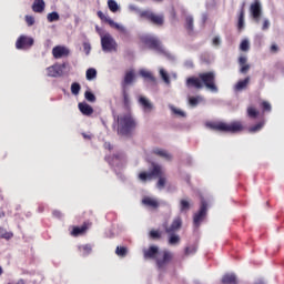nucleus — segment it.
<instances>
[{"label": "nucleus", "mask_w": 284, "mask_h": 284, "mask_svg": "<svg viewBox=\"0 0 284 284\" xmlns=\"http://www.w3.org/2000/svg\"><path fill=\"white\" fill-rule=\"evenodd\" d=\"M223 284H239V280L236 278V275L233 273H227L222 277Z\"/></svg>", "instance_id": "21"}, {"label": "nucleus", "mask_w": 284, "mask_h": 284, "mask_svg": "<svg viewBox=\"0 0 284 284\" xmlns=\"http://www.w3.org/2000/svg\"><path fill=\"white\" fill-rule=\"evenodd\" d=\"M47 19H48L49 23H54V21H59V19H60L59 12L53 11L51 13H48Z\"/></svg>", "instance_id": "32"}, {"label": "nucleus", "mask_w": 284, "mask_h": 284, "mask_svg": "<svg viewBox=\"0 0 284 284\" xmlns=\"http://www.w3.org/2000/svg\"><path fill=\"white\" fill-rule=\"evenodd\" d=\"M84 99L87 101H89V103H94V101H97V95H94V93H92V91H85Z\"/></svg>", "instance_id": "33"}, {"label": "nucleus", "mask_w": 284, "mask_h": 284, "mask_svg": "<svg viewBox=\"0 0 284 284\" xmlns=\"http://www.w3.org/2000/svg\"><path fill=\"white\" fill-rule=\"evenodd\" d=\"M52 55L55 59H63V57L70 55V49L63 45H57L52 49Z\"/></svg>", "instance_id": "14"}, {"label": "nucleus", "mask_w": 284, "mask_h": 284, "mask_svg": "<svg viewBox=\"0 0 284 284\" xmlns=\"http://www.w3.org/2000/svg\"><path fill=\"white\" fill-rule=\"evenodd\" d=\"M263 125H265V122H260L256 125L251 126L248 129V132H251V133L258 132V131L263 130Z\"/></svg>", "instance_id": "40"}, {"label": "nucleus", "mask_w": 284, "mask_h": 284, "mask_svg": "<svg viewBox=\"0 0 284 284\" xmlns=\"http://www.w3.org/2000/svg\"><path fill=\"white\" fill-rule=\"evenodd\" d=\"M104 148H106L108 150H112V144L105 142V143H104Z\"/></svg>", "instance_id": "55"}, {"label": "nucleus", "mask_w": 284, "mask_h": 284, "mask_svg": "<svg viewBox=\"0 0 284 284\" xmlns=\"http://www.w3.org/2000/svg\"><path fill=\"white\" fill-rule=\"evenodd\" d=\"M98 17L101 19V21H105V23L112 21V18H110V16H105L102 11H98Z\"/></svg>", "instance_id": "46"}, {"label": "nucleus", "mask_w": 284, "mask_h": 284, "mask_svg": "<svg viewBox=\"0 0 284 284\" xmlns=\"http://www.w3.org/2000/svg\"><path fill=\"white\" fill-rule=\"evenodd\" d=\"M139 74L142 77V79H148L152 83H156V78H154V75L149 70L141 69Z\"/></svg>", "instance_id": "23"}, {"label": "nucleus", "mask_w": 284, "mask_h": 284, "mask_svg": "<svg viewBox=\"0 0 284 284\" xmlns=\"http://www.w3.org/2000/svg\"><path fill=\"white\" fill-rule=\"evenodd\" d=\"M95 30H97V32H99V34H103V33L101 32V29H99V27H95Z\"/></svg>", "instance_id": "57"}, {"label": "nucleus", "mask_w": 284, "mask_h": 284, "mask_svg": "<svg viewBox=\"0 0 284 284\" xmlns=\"http://www.w3.org/2000/svg\"><path fill=\"white\" fill-rule=\"evenodd\" d=\"M32 45H34V39L26 36H20L16 42L17 50H28V48H32Z\"/></svg>", "instance_id": "12"}, {"label": "nucleus", "mask_w": 284, "mask_h": 284, "mask_svg": "<svg viewBox=\"0 0 284 284\" xmlns=\"http://www.w3.org/2000/svg\"><path fill=\"white\" fill-rule=\"evenodd\" d=\"M0 236H1V239H6L7 241H10V239H12V236H14V234H12V232H8L3 229H0Z\"/></svg>", "instance_id": "38"}, {"label": "nucleus", "mask_w": 284, "mask_h": 284, "mask_svg": "<svg viewBox=\"0 0 284 284\" xmlns=\"http://www.w3.org/2000/svg\"><path fill=\"white\" fill-rule=\"evenodd\" d=\"M216 74L214 72L200 73L197 78H189L186 80L187 88H196L201 90L206 88L210 92H219V87H216Z\"/></svg>", "instance_id": "1"}, {"label": "nucleus", "mask_w": 284, "mask_h": 284, "mask_svg": "<svg viewBox=\"0 0 284 284\" xmlns=\"http://www.w3.org/2000/svg\"><path fill=\"white\" fill-rule=\"evenodd\" d=\"M186 30H189V32H192L194 30V18H192L191 16L186 17Z\"/></svg>", "instance_id": "34"}, {"label": "nucleus", "mask_w": 284, "mask_h": 284, "mask_svg": "<svg viewBox=\"0 0 284 284\" xmlns=\"http://www.w3.org/2000/svg\"><path fill=\"white\" fill-rule=\"evenodd\" d=\"M262 108H263V110H266V112H272V104H270V102H267V101H264L262 103Z\"/></svg>", "instance_id": "49"}, {"label": "nucleus", "mask_w": 284, "mask_h": 284, "mask_svg": "<svg viewBox=\"0 0 284 284\" xmlns=\"http://www.w3.org/2000/svg\"><path fill=\"white\" fill-rule=\"evenodd\" d=\"M101 47L103 52H116L119 44L110 33H100Z\"/></svg>", "instance_id": "7"}, {"label": "nucleus", "mask_w": 284, "mask_h": 284, "mask_svg": "<svg viewBox=\"0 0 284 284\" xmlns=\"http://www.w3.org/2000/svg\"><path fill=\"white\" fill-rule=\"evenodd\" d=\"M78 108L80 112H82L85 116H90L91 114L94 113V109H92V106L85 102H80L78 104Z\"/></svg>", "instance_id": "18"}, {"label": "nucleus", "mask_w": 284, "mask_h": 284, "mask_svg": "<svg viewBox=\"0 0 284 284\" xmlns=\"http://www.w3.org/2000/svg\"><path fill=\"white\" fill-rule=\"evenodd\" d=\"M237 28L239 30H243V28H245V11L243 9L240 12Z\"/></svg>", "instance_id": "28"}, {"label": "nucleus", "mask_w": 284, "mask_h": 284, "mask_svg": "<svg viewBox=\"0 0 284 284\" xmlns=\"http://www.w3.org/2000/svg\"><path fill=\"white\" fill-rule=\"evenodd\" d=\"M136 130V120L130 113L118 116V134L130 136Z\"/></svg>", "instance_id": "3"}, {"label": "nucleus", "mask_w": 284, "mask_h": 284, "mask_svg": "<svg viewBox=\"0 0 284 284\" xmlns=\"http://www.w3.org/2000/svg\"><path fill=\"white\" fill-rule=\"evenodd\" d=\"M114 159H115V161H119V159H121V156L115 155Z\"/></svg>", "instance_id": "60"}, {"label": "nucleus", "mask_w": 284, "mask_h": 284, "mask_svg": "<svg viewBox=\"0 0 284 284\" xmlns=\"http://www.w3.org/2000/svg\"><path fill=\"white\" fill-rule=\"evenodd\" d=\"M141 41L142 43L148 45L150 50H154L155 52H158V54H165V48H163V44H161V41L159 40V38L150 34H145L141 37Z\"/></svg>", "instance_id": "5"}, {"label": "nucleus", "mask_w": 284, "mask_h": 284, "mask_svg": "<svg viewBox=\"0 0 284 284\" xmlns=\"http://www.w3.org/2000/svg\"><path fill=\"white\" fill-rule=\"evenodd\" d=\"M24 19H26V23H27L29 27L34 26V17H32V16H26Z\"/></svg>", "instance_id": "47"}, {"label": "nucleus", "mask_w": 284, "mask_h": 284, "mask_svg": "<svg viewBox=\"0 0 284 284\" xmlns=\"http://www.w3.org/2000/svg\"><path fill=\"white\" fill-rule=\"evenodd\" d=\"M144 258L148 261L154 258L159 270H163L170 261H172V252L170 251H159V246H150L149 248L143 250Z\"/></svg>", "instance_id": "2"}, {"label": "nucleus", "mask_w": 284, "mask_h": 284, "mask_svg": "<svg viewBox=\"0 0 284 284\" xmlns=\"http://www.w3.org/2000/svg\"><path fill=\"white\" fill-rule=\"evenodd\" d=\"M250 12L255 20L256 23H258L261 19V14L263 13V7L261 4V0H255L251 7H250Z\"/></svg>", "instance_id": "13"}, {"label": "nucleus", "mask_w": 284, "mask_h": 284, "mask_svg": "<svg viewBox=\"0 0 284 284\" xmlns=\"http://www.w3.org/2000/svg\"><path fill=\"white\" fill-rule=\"evenodd\" d=\"M255 284H265L263 280H258Z\"/></svg>", "instance_id": "56"}, {"label": "nucleus", "mask_w": 284, "mask_h": 284, "mask_svg": "<svg viewBox=\"0 0 284 284\" xmlns=\"http://www.w3.org/2000/svg\"><path fill=\"white\" fill-rule=\"evenodd\" d=\"M202 101L203 97L201 95L189 98V104L191 105V108H196V105H199Z\"/></svg>", "instance_id": "27"}, {"label": "nucleus", "mask_w": 284, "mask_h": 284, "mask_svg": "<svg viewBox=\"0 0 284 284\" xmlns=\"http://www.w3.org/2000/svg\"><path fill=\"white\" fill-rule=\"evenodd\" d=\"M160 77L166 83V85H170V75L164 69H160Z\"/></svg>", "instance_id": "36"}, {"label": "nucleus", "mask_w": 284, "mask_h": 284, "mask_svg": "<svg viewBox=\"0 0 284 284\" xmlns=\"http://www.w3.org/2000/svg\"><path fill=\"white\" fill-rule=\"evenodd\" d=\"M85 77L87 81H94V79H97V69H88Z\"/></svg>", "instance_id": "29"}, {"label": "nucleus", "mask_w": 284, "mask_h": 284, "mask_svg": "<svg viewBox=\"0 0 284 284\" xmlns=\"http://www.w3.org/2000/svg\"><path fill=\"white\" fill-rule=\"evenodd\" d=\"M150 236L151 239H161V232L152 230Z\"/></svg>", "instance_id": "51"}, {"label": "nucleus", "mask_w": 284, "mask_h": 284, "mask_svg": "<svg viewBox=\"0 0 284 284\" xmlns=\"http://www.w3.org/2000/svg\"><path fill=\"white\" fill-rule=\"evenodd\" d=\"M278 51V45L272 44L271 45V52H277Z\"/></svg>", "instance_id": "53"}, {"label": "nucleus", "mask_w": 284, "mask_h": 284, "mask_svg": "<svg viewBox=\"0 0 284 284\" xmlns=\"http://www.w3.org/2000/svg\"><path fill=\"white\" fill-rule=\"evenodd\" d=\"M53 216H57V219H59L61 216V212L59 211H53Z\"/></svg>", "instance_id": "54"}, {"label": "nucleus", "mask_w": 284, "mask_h": 284, "mask_svg": "<svg viewBox=\"0 0 284 284\" xmlns=\"http://www.w3.org/2000/svg\"><path fill=\"white\" fill-rule=\"evenodd\" d=\"M207 126L212 130H219L220 132L236 133L243 130V124H241V122H232L231 124L224 122H220L217 124L207 123Z\"/></svg>", "instance_id": "6"}, {"label": "nucleus", "mask_w": 284, "mask_h": 284, "mask_svg": "<svg viewBox=\"0 0 284 284\" xmlns=\"http://www.w3.org/2000/svg\"><path fill=\"white\" fill-rule=\"evenodd\" d=\"M116 256H121L122 258L128 256V247L125 246H118L115 250Z\"/></svg>", "instance_id": "31"}, {"label": "nucleus", "mask_w": 284, "mask_h": 284, "mask_svg": "<svg viewBox=\"0 0 284 284\" xmlns=\"http://www.w3.org/2000/svg\"><path fill=\"white\" fill-rule=\"evenodd\" d=\"M79 250L83 251V256H88V254H90V252H92V246L90 244H85L83 246H80Z\"/></svg>", "instance_id": "43"}, {"label": "nucleus", "mask_w": 284, "mask_h": 284, "mask_svg": "<svg viewBox=\"0 0 284 284\" xmlns=\"http://www.w3.org/2000/svg\"><path fill=\"white\" fill-rule=\"evenodd\" d=\"M81 92V84H79V82H73L71 84V93L74 97H79V93Z\"/></svg>", "instance_id": "30"}, {"label": "nucleus", "mask_w": 284, "mask_h": 284, "mask_svg": "<svg viewBox=\"0 0 284 284\" xmlns=\"http://www.w3.org/2000/svg\"><path fill=\"white\" fill-rule=\"evenodd\" d=\"M88 227L81 226V227H74L73 231L71 232L72 236H79V234H83Z\"/></svg>", "instance_id": "41"}, {"label": "nucleus", "mask_w": 284, "mask_h": 284, "mask_svg": "<svg viewBox=\"0 0 284 284\" xmlns=\"http://www.w3.org/2000/svg\"><path fill=\"white\" fill-rule=\"evenodd\" d=\"M65 68H68V63H62V64H53L49 68H47V74L48 77H52L54 79L59 78V77H63V70H65Z\"/></svg>", "instance_id": "10"}, {"label": "nucleus", "mask_w": 284, "mask_h": 284, "mask_svg": "<svg viewBox=\"0 0 284 284\" xmlns=\"http://www.w3.org/2000/svg\"><path fill=\"white\" fill-rule=\"evenodd\" d=\"M140 17H144L148 21L154 23V26H163L165 21V17L163 14H156L150 10L140 12Z\"/></svg>", "instance_id": "8"}, {"label": "nucleus", "mask_w": 284, "mask_h": 284, "mask_svg": "<svg viewBox=\"0 0 284 284\" xmlns=\"http://www.w3.org/2000/svg\"><path fill=\"white\" fill-rule=\"evenodd\" d=\"M3 216H6V213L0 212V219H3Z\"/></svg>", "instance_id": "59"}, {"label": "nucleus", "mask_w": 284, "mask_h": 284, "mask_svg": "<svg viewBox=\"0 0 284 284\" xmlns=\"http://www.w3.org/2000/svg\"><path fill=\"white\" fill-rule=\"evenodd\" d=\"M83 50H84L85 54H90V50H92V45H90L89 42H84Z\"/></svg>", "instance_id": "52"}, {"label": "nucleus", "mask_w": 284, "mask_h": 284, "mask_svg": "<svg viewBox=\"0 0 284 284\" xmlns=\"http://www.w3.org/2000/svg\"><path fill=\"white\" fill-rule=\"evenodd\" d=\"M108 6H109V10H111V12H118V10H119V3H116V1H114V0H109V1H108Z\"/></svg>", "instance_id": "39"}, {"label": "nucleus", "mask_w": 284, "mask_h": 284, "mask_svg": "<svg viewBox=\"0 0 284 284\" xmlns=\"http://www.w3.org/2000/svg\"><path fill=\"white\" fill-rule=\"evenodd\" d=\"M134 79H135V74H134V70H131L129 72H126L125 77H124V83L126 85H132V83H134Z\"/></svg>", "instance_id": "26"}, {"label": "nucleus", "mask_w": 284, "mask_h": 284, "mask_svg": "<svg viewBox=\"0 0 284 284\" xmlns=\"http://www.w3.org/2000/svg\"><path fill=\"white\" fill-rule=\"evenodd\" d=\"M129 8H130V10H136V7H134V6H129Z\"/></svg>", "instance_id": "58"}, {"label": "nucleus", "mask_w": 284, "mask_h": 284, "mask_svg": "<svg viewBox=\"0 0 284 284\" xmlns=\"http://www.w3.org/2000/svg\"><path fill=\"white\" fill-rule=\"evenodd\" d=\"M240 72L241 74H247L250 72V64H247V57L241 55L239 58Z\"/></svg>", "instance_id": "16"}, {"label": "nucleus", "mask_w": 284, "mask_h": 284, "mask_svg": "<svg viewBox=\"0 0 284 284\" xmlns=\"http://www.w3.org/2000/svg\"><path fill=\"white\" fill-rule=\"evenodd\" d=\"M207 214V202H205V199L201 197V207L197 213L194 214L193 216V223L196 227L201 225L203 219H205Z\"/></svg>", "instance_id": "9"}, {"label": "nucleus", "mask_w": 284, "mask_h": 284, "mask_svg": "<svg viewBox=\"0 0 284 284\" xmlns=\"http://www.w3.org/2000/svg\"><path fill=\"white\" fill-rule=\"evenodd\" d=\"M181 243V236L174 233H169V245H179Z\"/></svg>", "instance_id": "25"}, {"label": "nucleus", "mask_w": 284, "mask_h": 284, "mask_svg": "<svg viewBox=\"0 0 284 284\" xmlns=\"http://www.w3.org/2000/svg\"><path fill=\"white\" fill-rule=\"evenodd\" d=\"M138 103L142 111L144 112V114H150V112L154 110V103H152V101H150V99H148L146 97L139 95Z\"/></svg>", "instance_id": "11"}, {"label": "nucleus", "mask_w": 284, "mask_h": 284, "mask_svg": "<svg viewBox=\"0 0 284 284\" xmlns=\"http://www.w3.org/2000/svg\"><path fill=\"white\" fill-rule=\"evenodd\" d=\"M109 26L111 28H114L115 30H118V32H121L122 34L128 33V29H125V27L123 24H119V23L114 22V20H109Z\"/></svg>", "instance_id": "24"}, {"label": "nucleus", "mask_w": 284, "mask_h": 284, "mask_svg": "<svg viewBox=\"0 0 284 284\" xmlns=\"http://www.w3.org/2000/svg\"><path fill=\"white\" fill-rule=\"evenodd\" d=\"M190 210V201L181 200L180 201V212H187Z\"/></svg>", "instance_id": "35"}, {"label": "nucleus", "mask_w": 284, "mask_h": 284, "mask_svg": "<svg viewBox=\"0 0 284 284\" xmlns=\"http://www.w3.org/2000/svg\"><path fill=\"white\" fill-rule=\"evenodd\" d=\"M240 50H242V52H248L250 51V40L244 39L240 44Z\"/></svg>", "instance_id": "37"}, {"label": "nucleus", "mask_w": 284, "mask_h": 284, "mask_svg": "<svg viewBox=\"0 0 284 284\" xmlns=\"http://www.w3.org/2000/svg\"><path fill=\"white\" fill-rule=\"evenodd\" d=\"M162 175L163 169L161 168V165H153L152 172H142L139 174V179L140 181H142V183H145L146 181H152L153 176L160 178L158 181V189L163 190V187H165L166 180L165 178H162Z\"/></svg>", "instance_id": "4"}, {"label": "nucleus", "mask_w": 284, "mask_h": 284, "mask_svg": "<svg viewBox=\"0 0 284 284\" xmlns=\"http://www.w3.org/2000/svg\"><path fill=\"white\" fill-rule=\"evenodd\" d=\"M153 154L161 156V159H164L165 161H172V154L164 149H154Z\"/></svg>", "instance_id": "20"}, {"label": "nucleus", "mask_w": 284, "mask_h": 284, "mask_svg": "<svg viewBox=\"0 0 284 284\" xmlns=\"http://www.w3.org/2000/svg\"><path fill=\"white\" fill-rule=\"evenodd\" d=\"M181 225H183V220L181 217H175L170 226L165 227L166 234H174L181 230Z\"/></svg>", "instance_id": "15"}, {"label": "nucleus", "mask_w": 284, "mask_h": 284, "mask_svg": "<svg viewBox=\"0 0 284 284\" xmlns=\"http://www.w3.org/2000/svg\"><path fill=\"white\" fill-rule=\"evenodd\" d=\"M247 115L251 116V119H256V116H258V111H256V109L250 106L247 109Z\"/></svg>", "instance_id": "44"}, {"label": "nucleus", "mask_w": 284, "mask_h": 284, "mask_svg": "<svg viewBox=\"0 0 284 284\" xmlns=\"http://www.w3.org/2000/svg\"><path fill=\"white\" fill-rule=\"evenodd\" d=\"M247 85H250V77L245 78L244 80H240L235 84L234 90L236 92H241L242 90H245V88H247Z\"/></svg>", "instance_id": "22"}, {"label": "nucleus", "mask_w": 284, "mask_h": 284, "mask_svg": "<svg viewBox=\"0 0 284 284\" xmlns=\"http://www.w3.org/2000/svg\"><path fill=\"white\" fill-rule=\"evenodd\" d=\"M142 204L146 207H152V210H156V207H159V200L151 196H145L142 200Z\"/></svg>", "instance_id": "17"}, {"label": "nucleus", "mask_w": 284, "mask_h": 284, "mask_svg": "<svg viewBox=\"0 0 284 284\" xmlns=\"http://www.w3.org/2000/svg\"><path fill=\"white\" fill-rule=\"evenodd\" d=\"M3 274V267L0 266V276Z\"/></svg>", "instance_id": "61"}, {"label": "nucleus", "mask_w": 284, "mask_h": 284, "mask_svg": "<svg viewBox=\"0 0 284 284\" xmlns=\"http://www.w3.org/2000/svg\"><path fill=\"white\" fill-rule=\"evenodd\" d=\"M270 26H271L270 20L268 19H264L263 20V24H262V30L263 31L270 30Z\"/></svg>", "instance_id": "50"}, {"label": "nucleus", "mask_w": 284, "mask_h": 284, "mask_svg": "<svg viewBox=\"0 0 284 284\" xmlns=\"http://www.w3.org/2000/svg\"><path fill=\"white\" fill-rule=\"evenodd\" d=\"M84 139H90V136H88L87 134H83Z\"/></svg>", "instance_id": "62"}, {"label": "nucleus", "mask_w": 284, "mask_h": 284, "mask_svg": "<svg viewBox=\"0 0 284 284\" xmlns=\"http://www.w3.org/2000/svg\"><path fill=\"white\" fill-rule=\"evenodd\" d=\"M212 45H214V48H219V45H221V37L215 36L212 40Z\"/></svg>", "instance_id": "48"}, {"label": "nucleus", "mask_w": 284, "mask_h": 284, "mask_svg": "<svg viewBox=\"0 0 284 284\" xmlns=\"http://www.w3.org/2000/svg\"><path fill=\"white\" fill-rule=\"evenodd\" d=\"M196 245H192L185 248V255L191 256L192 254H196Z\"/></svg>", "instance_id": "45"}, {"label": "nucleus", "mask_w": 284, "mask_h": 284, "mask_svg": "<svg viewBox=\"0 0 284 284\" xmlns=\"http://www.w3.org/2000/svg\"><path fill=\"white\" fill-rule=\"evenodd\" d=\"M169 108L173 112V114H176L178 116H185V113L183 111H181V109H176L172 104H169Z\"/></svg>", "instance_id": "42"}, {"label": "nucleus", "mask_w": 284, "mask_h": 284, "mask_svg": "<svg viewBox=\"0 0 284 284\" xmlns=\"http://www.w3.org/2000/svg\"><path fill=\"white\" fill-rule=\"evenodd\" d=\"M32 10H33V12L41 14V12H43V10H45V1L34 0L33 4H32Z\"/></svg>", "instance_id": "19"}]
</instances>
